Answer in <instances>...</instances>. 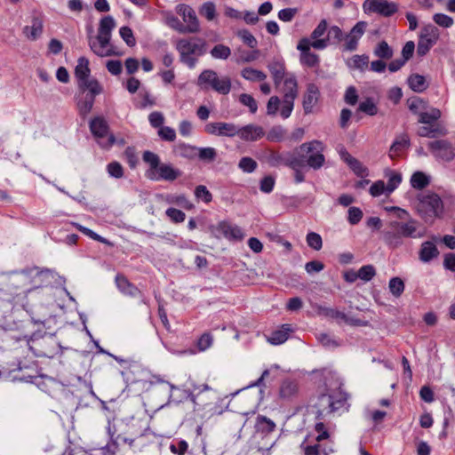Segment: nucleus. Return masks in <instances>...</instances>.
I'll return each mask as SVG.
<instances>
[{"label": "nucleus", "mask_w": 455, "mask_h": 455, "mask_svg": "<svg viewBox=\"0 0 455 455\" xmlns=\"http://www.w3.org/2000/svg\"><path fill=\"white\" fill-rule=\"evenodd\" d=\"M211 56L216 60H227L231 55V49L222 44H216L210 52Z\"/></svg>", "instance_id": "a18cd8bd"}, {"label": "nucleus", "mask_w": 455, "mask_h": 455, "mask_svg": "<svg viewBox=\"0 0 455 455\" xmlns=\"http://www.w3.org/2000/svg\"><path fill=\"white\" fill-rule=\"evenodd\" d=\"M267 161L273 167L285 165L290 168H295L298 165H305L304 156H299L298 149L293 152L284 153L271 151L267 157Z\"/></svg>", "instance_id": "0eeeda50"}, {"label": "nucleus", "mask_w": 455, "mask_h": 455, "mask_svg": "<svg viewBox=\"0 0 455 455\" xmlns=\"http://www.w3.org/2000/svg\"><path fill=\"white\" fill-rule=\"evenodd\" d=\"M107 172L110 177L120 179L124 176V168L120 163L114 161L107 165Z\"/></svg>", "instance_id": "13d9d810"}, {"label": "nucleus", "mask_w": 455, "mask_h": 455, "mask_svg": "<svg viewBox=\"0 0 455 455\" xmlns=\"http://www.w3.org/2000/svg\"><path fill=\"white\" fill-rule=\"evenodd\" d=\"M442 112L439 108H431L429 111L419 112L418 122L427 125H443L437 121L441 118Z\"/></svg>", "instance_id": "393cba45"}, {"label": "nucleus", "mask_w": 455, "mask_h": 455, "mask_svg": "<svg viewBox=\"0 0 455 455\" xmlns=\"http://www.w3.org/2000/svg\"><path fill=\"white\" fill-rule=\"evenodd\" d=\"M180 172L171 164H161L156 170L148 171L147 177L152 180L173 181L180 176Z\"/></svg>", "instance_id": "4468645a"}, {"label": "nucleus", "mask_w": 455, "mask_h": 455, "mask_svg": "<svg viewBox=\"0 0 455 455\" xmlns=\"http://www.w3.org/2000/svg\"><path fill=\"white\" fill-rule=\"evenodd\" d=\"M196 84L202 90L211 89L222 95L228 94L232 87L231 79L228 76H219L212 69H204L198 76Z\"/></svg>", "instance_id": "20e7f679"}, {"label": "nucleus", "mask_w": 455, "mask_h": 455, "mask_svg": "<svg viewBox=\"0 0 455 455\" xmlns=\"http://www.w3.org/2000/svg\"><path fill=\"white\" fill-rule=\"evenodd\" d=\"M339 155L355 175L362 178L368 175L367 168L359 160L352 156L344 147L339 149Z\"/></svg>", "instance_id": "6ab92c4d"}, {"label": "nucleus", "mask_w": 455, "mask_h": 455, "mask_svg": "<svg viewBox=\"0 0 455 455\" xmlns=\"http://www.w3.org/2000/svg\"><path fill=\"white\" fill-rule=\"evenodd\" d=\"M324 39H328V44H330L331 39H333L335 44L340 43L344 39L343 31L336 25L331 26L329 28L327 37Z\"/></svg>", "instance_id": "680f3d73"}, {"label": "nucleus", "mask_w": 455, "mask_h": 455, "mask_svg": "<svg viewBox=\"0 0 455 455\" xmlns=\"http://www.w3.org/2000/svg\"><path fill=\"white\" fill-rule=\"evenodd\" d=\"M404 282L400 277H392L388 282V289L391 294L399 298L404 291Z\"/></svg>", "instance_id": "79ce46f5"}, {"label": "nucleus", "mask_w": 455, "mask_h": 455, "mask_svg": "<svg viewBox=\"0 0 455 455\" xmlns=\"http://www.w3.org/2000/svg\"><path fill=\"white\" fill-rule=\"evenodd\" d=\"M294 100H295L291 97H283L280 110V115L283 119L288 118L291 115L294 107Z\"/></svg>", "instance_id": "052dcab7"}, {"label": "nucleus", "mask_w": 455, "mask_h": 455, "mask_svg": "<svg viewBox=\"0 0 455 455\" xmlns=\"http://www.w3.org/2000/svg\"><path fill=\"white\" fill-rule=\"evenodd\" d=\"M332 449H326L323 445H321L319 443L315 445H309L307 446L305 449V454L306 455H328L329 453L332 452Z\"/></svg>", "instance_id": "e2e57ef3"}, {"label": "nucleus", "mask_w": 455, "mask_h": 455, "mask_svg": "<svg viewBox=\"0 0 455 455\" xmlns=\"http://www.w3.org/2000/svg\"><path fill=\"white\" fill-rule=\"evenodd\" d=\"M175 48L180 54V61L193 69L198 59L206 52V42L198 37L182 38L177 41Z\"/></svg>", "instance_id": "f03ea898"}, {"label": "nucleus", "mask_w": 455, "mask_h": 455, "mask_svg": "<svg viewBox=\"0 0 455 455\" xmlns=\"http://www.w3.org/2000/svg\"><path fill=\"white\" fill-rule=\"evenodd\" d=\"M291 331L292 329L290 324H283L281 329L274 331L267 337V341L272 345H281L288 339Z\"/></svg>", "instance_id": "bb28decb"}, {"label": "nucleus", "mask_w": 455, "mask_h": 455, "mask_svg": "<svg viewBox=\"0 0 455 455\" xmlns=\"http://www.w3.org/2000/svg\"><path fill=\"white\" fill-rule=\"evenodd\" d=\"M196 156L201 161L213 162L217 157V150L214 148H197Z\"/></svg>", "instance_id": "49530a36"}, {"label": "nucleus", "mask_w": 455, "mask_h": 455, "mask_svg": "<svg viewBox=\"0 0 455 455\" xmlns=\"http://www.w3.org/2000/svg\"><path fill=\"white\" fill-rule=\"evenodd\" d=\"M127 434L130 435L131 437H124L123 440L124 443H129L130 446L133 444L136 438L144 436L149 430L148 422L144 419H130L127 423Z\"/></svg>", "instance_id": "f8f14e48"}, {"label": "nucleus", "mask_w": 455, "mask_h": 455, "mask_svg": "<svg viewBox=\"0 0 455 455\" xmlns=\"http://www.w3.org/2000/svg\"><path fill=\"white\" fill-rule=\"evenodd\" d=\"M239 101L243 106L248 107L251 113L255 114L257 112L258 104H257L255 99L251 95L247 94V93H243L239 97Z\"/></svg>", "instance_id": "0e129e2a"}, {"label": "nucleus", "mask_w": 455, "mask_h": 455, "mask_svg": "<svg viewBox=\"0 0 455 455\" xmlns=\"http://www.w3.org/2000/svg\"><path fill=\"white\" fill-rule=\"evenodd\" d=\"M90 130L101 148H108L115 143V136L108 132V125L104 118L92 119L90 123Z\"/></svg>", "instance_id": "6e6552de"}, {"label": "nucleus", "mask_w": 455, "mask_h": 455, "mask_svg": "<svg viewBox=\"0 0 455 455\" xmlns=\"http://www.w3.org/2000/svg\"><path fill=\"white\" fill-rule=\"evenodd\" d=\"M286 130L282 126L272 127L267 134V140L271 142H280L285 139Z\"/></svg>", "instance_id": "09e8293b"}, {"label": "nucleus", "mask_w": 455, "mask_h": 455, "mask_svg": "<svg viewBox=\"0 0 455 455\" xmlns=\"http://www.w3.org/2000/svg\"><path fill=\"white\" fill-rule=\"evenodd\" d=\"M420 38L435 44L439 38L437 28L432 24L426 25L421 30Z\"/></svg>", "instance_id": "c03bdc74"}, {"label": "nucleus", "mask_w": 455, "mask_h": 455, "mask_svg": "<svg viewBox=\"0 0 455 455\" xmlns=\"http://www.w3.org/2000/svg\"><path fill=\"white\" fill-rule=\"evenodd\" d=\"M142 158L143 161L149 165L150 168L148 171L156 170L157 167L161 164L160 157L154 152L145 151L143 153Z\"/></svg>", "instance_id": "5fc2aeb1"}, {"label": "nucleus", "mask_w": 455, "mask_h": 455, "mask_svg": "<svg viewBox=\"0 0 455 455\" xmlns=\"http://www.w3.org/2000/svg\"><path fill=\"white\" fill-rule=\"evenodd\" d=\"M216 230L228 240L241 241L244 237L243 229L239 226L229 221H220L216 226Z\"/></svg>", "instance_id": "f3484780"}, {"label": "nucleus", "mask_w": 455, "mask_h": 455, "mask_svg": "<svg viewBox=\"0 0 455 455\" xmlns=\"http://www.w3.org/2000/svg\"><path fill=\"white\" fill-rule=\"evenodd\" d=\"M410 88L416 92H422L427 88V83L423 76L414 74L408 78Z\"/></svg>", "instance_id": "c9c22d12"}, {"label": "nucleus", "mask_w": 455, "mask_h": 455, "mask_svg": "<svg viewBox=\"0 0 455 455\" xmlns=\"http://www.w3.org/2000/svg\"><path fill=\"white\" fill-rule=\"evenodd\" d=\"M258 166L257 162L249 156L242 157L239 161L238 167L244 172H253Z\"/></svg>", "instance_id": "864d4df0"}, {"label": "nucleus", "mask_w": 455, "mask_h": 455, "mask_svg": "<svg viewBox=\"0 0 455 455\" xmlns=\"http://www.w3.org/2000/svg\"><path fill=\"white\" fill-rule=\"evenodd\" d=\"M358 110L369 116H375L378 113V107L372 99L368 98L359 104Z\"/></svg>", "instance_id": "603ef678"}, {"label": "nucleus", "mask_w": 455, "mask_h": 455, "mask_svg": "<svg viewBox=\"0 0 455 455\" xmlns=\"http://www.w3.org/2000/svg\"><path fill=\"white\" fill-rule=\"evenodd\" d=\"M237 36L249 47L256 48L258 42L254 36L247 29H241L237 32Z\"/></svg>", "instance_id": "6e6d98bb"}, {"label": "nucleus", "mask_w": 455, "mask_h": 455, "mask_svg": "<svg viewBox=\"0 0 455 455\" xmlns=\"http://www.w3.org/2000/svg\"><path fill=\"white\" fill-rule=\"evenodd\" d=\"M427 147L432 155L439 161L451 162L455 157V148L452 143L447 140L430 141Z\"/></svg>", "instance_id": "9d476101"}, {"label": "nucleus", "mask_w": 455, "mask_h": 455, "mask_svg": "<svg viewBox=\"0 0 455 455\" xmlns=\"http://www.w3.org/2000/svg\"><path fill=\"white\" fill-rule=\"evenodd\" d=\"M383 239L391 248H397L403 244L402 235L397 229L390 226V223L387 229L383 232Z\"/></svg>", "instance_id": "c756f323"}, {"label": "nucleus", "mask_w": 455, "mask_h": 455, "mask_svg": "<svg viewBox=\"0 0 455 455\" xmlns=\"http://www.w3.org/2000/svg\"><path fill=\"white\" fill-rule=\"evenodd\" d=\"M316 310L318 315L336 319L339 323H341L342 318H345V313L340 312L335 308L317 306Z\"/></svg>", "instance_id": "a19ab883"}, {"label": "nucleus", "mask_w": 455, "mask_h": 455, "mask_svg": "<svg viewBox=\"0 0 455 455\" xmlns=\"http://www.w3.org/2000/svg\"><path fill=\"white\" fill-rule=\"evenodd\" d=\"M386 176L387 177V194H391L402 182V175L396 172L388 171Z\"/></svg>", "instance_id": "ea45409f"}, {"label": "nucleus", "mask_w": 455, "mask_h": 455, "mask_svg": "<svg viewBox=\"0 0 455 455\" xmlns=\"http://www.w3.org/2000/svg\"><path fill=\"white\" fill-rule=\"evenodd\" d=\"M306 240L307 245L315 251H319L323 247L322 237L315 232H309L307 235Z\"/></svg>", "instance_id": "4d7b16f0"}, {"label": "nucleus", "mask_w": 455, "mask_h": 455, "mask_svg": "<svg viewBox=\"0 0 455 455\" xmlns=\"http://www.w3.org/2000/svg\"><path fill=\"white\" fill-rule=\"evenodd\" d=\"M280 92L283 94L284 98L291 97L295 100L298 96V82L293 74H287L283 80V86L280 87Z\"/></svg>", "instance_id": "4be33fe9"}, {"label": "nucleus", "mask_w": 455, "mask_h": 455, "mask_svg": "<svg viewBox=\"0 0 455 455\" xmlns=\"http://www.w3.org/2000/svg\"><path fill=\"white\" fill-rule=\"evenodd\" d=\"M167 217L174 223H181L185 220L186 214L176 208H168L165 212Z\"/></svg>", "instance_id": "774afa93"}, {"label": "nucleus", "mask_w": 455, "mask_h": 455, "mask_svg": "<svg viewBox=\"0 0 455 455\" xmlns=\"http://www.w3.org/2000/svg\"><path fill=\"white\" fill-rule=\"evenodd\" d=\"M324 145L322 141L314 140L309 142L301 144L297 148L299 156H303L305 159V166H308L314 170H319L325 163V157L323 154Z\"/></svg>", "instance_id": "423d86ee"}, {"label": "nucleus", "mask_w": 455, "mask_h": 455, "mask_svg": "<svg viewBox=\"0 0 455 455\" xmlns=\"http://www.w3.org/2000/svg\"><path fill=\"white\" fill-rule=\"evenodd\" d=\"M204 130L207 133L215 136L234 137L238 132V127L235 124L224 122L209 123Z\"/></svg>", "instance_id": "2eb2a0df"}, {"label": "nucleus", "mask_w": 455, "mask_h": 455, "mask_svg": "<svg viewBox=\"0 0 455 455\" xmlns=\"http://www.w3.org/2000/svg\"><path fill=\"white\" fill-rule=\"evenodd\" d=\"M176 154L185 158H194L196 156L197 148L185 143H180L175 146Z\"/></svg>", "instance_id": "37998d69"}, {"label": "nucleus", "mask_w": 455, "mask_h": 455, "mask_svg": "<svg viewBox=\"0 0 455 455\" xmlns=\"http://www.w3.org/2000/svg\"><path fill=\"white\" fill-rule=\"evenodd\" d=\"M376 275L375 267L372 265H364L361 267L357 271V276L359 279L369 282L371 281Z\"/></svg>", "instance_id": "3c124183"}, {"label": "nucleus", "mask_w": 455, "mask_h": 455, "mask_svg": "<svg viewBox=\"0 0 455 455\" xmlns=\"http://www.w3.org/2000/svg\"><path fill=\"white\" fill-rule=\"evenodd\" d=\"M89 60L85 57H81L77 60V65L75 68V76L77 79V84L88 79L90 76Z\"/></svg>", "instance_id": "2f4dec72"}, {"label": "nucleus", "mask_w": 455, "mask_h": 455, "mask_svg": "<svg viewBox=\"0 0 455 455\" xmlns=\"http://www.w3.org/2000/svg\"><path fill=\"white\" fill-rule=\"evenodd\" d=\"M417 212L425 222H434L442 219L444 214V204L442 198L435 192L427 191L418 196Z\"/></svg>", "instance_id": "7ed1b4c3"}, {"label": "nucleus", "mask_w": 455, "mask_h": 455, "mask_svg": "<svg viewBox=\"0 0 455 455\" xmlns=\"http://www.w3.org/2000/svg\"><path fill=\"white\" fill-rule=\"evenodd\" d=\"M363 213L359 207H349L347 211V221L351 225H357L363 219Z\"/></svg>", "instance_id": "bf43d9fd"}, {"label": "nucleus", "mask_w": 455, "mask_h": 455, "mask_svg": "<svg viewBox=\"0 0 455 455\" xmlns=\"http://www.w3.org/2000/svg\"><path fill=\"white\" fill-rule=\"evenodd\" d=\"M241 76L251 82L264 81L267 78V75L264 72L249 67L242 69Z\"/></svg>", "instance_id": "4c0bfd02"}, {"label": "nucleus", "mask_w": 455, "mask_h": 455, "mask_svg": "<svg viewBox=\"0 0 455 455\" xmlns=\"http://www.w3.org/2000/svg\"><path fill=\"white\" fill-rule=\"evenodd\" d=\"M157 134L164 141L172 142L176 139L175 130L169 126H163L158 129Z\"/></svg>", "instance_id": "338daca9"}, {"label": "nucleus", "mask_w": 455, "mask_h": 455, "mask_svg": "<svg viewBox=\"0 0 455 455\" xmlns=\"http://www.w3.org/2000/svg\"><path fill=\"white\" fill-rule=\"evenodd\" d=\"M347 398V394L342 387L341 381L337 378L329 384L326 394H323L322 398Z\"/></svg>", "instance_id": "7c9ffc66"}, {"label": "nucleus", "mask_w": 455, "mask_h": 455, "mask_svg": "<svg viewBox=\"0 0 455 455\" xmlns=\"http://www.w3.org/2000/svg\"><path fill=\"white\" fill-rule=\"evenodd\" d=\"M347 411V405L346 404V400H332V402L330 403L328 408L319 410L317 411V418L323 419L325 416H328L331 413L338 412L339 414H340Z\"/></svg>", "instance_id": "c85d7f7f"}, {"label": "nucleus", "mask_w": 455, "mask_h": 455, "mask_svg": "<svg viewBox=\"0 0 455 455\" xmlns=\"http://www.w3.org/2000/svg\"><path fill=\"white\" fill-rule=\"evenodd\" d=\"M348 68L363 71L369 64V57L367 55H354L347 61Z\"/></svg>", "instance_id": "58836bf2"}, {"label": "nucleus", "mask_w": 455, "mask_h": 455, "mask_svg": "<svg viewBox=\"0 0 455 455\" xmlns=\"http://www.w3.org/2000/svg\"><path fill=\"white\" fill-rule=\"evenodd\" d=\"M363 9L367 14L377 13L383 17H390L398 11V4L388 0H365Z\"/></svg>", "instance_id": "1a4fd4ad"}, {"label": "nucleus", "mask_w": 455, "mask_h": 455, "mask_svg": "<svg viewBox=\"0 0 455 455\" xmlns=\"http://www.w3.org/2000/svg\"><path fill=\"white\" fill-rule=\"evenodd\" d=\"M327 46L328 39L311 41L307 37L301 38L297 44V50L300 52L299 61L301 65L307 68L317 67L320 63V58L316 53L311 52L310 48L323 50Z\"/></svg>", "instance_id": "39448f33"}, {"label": "nucleus", "mask_w": 455, "mask_h": 455, "mask_svg": "<svg viewBox=\"0 0 455 455\" xmlns=\"http://www.w3.org/2000/svg\"><path fill=\"white\" fill-rule=\"evenodd\" d=\"M94 104V98L90 97L87 94L84 100H81L77 103L80 113L84 116L87 115L92 108Z\"/></svg>", "instance_id": "69168bd1"}, {"label": "nucleus", "mask_w": 455, "mask_h": 455, "mask_svg": "<svg viewBox=\"0 0 455 455\" xmlns=\"http://www.w3.org/2000/svg\"><path fill=\"white\" fill-rule=\"evenodd\" d=\"M417 134L419 137L424 138H435V137H443L448 134V130L444 125H427L420 127L418 130Z\"/></svg>", "instance_id": "a878e982"}, {"label": "nucleus", "mask_w": 455, "mask_h": 455, "mask_svg": "<svg viewBox=\"0 0 455 455\" xmlns=\"http://www.w3.org/2000/svg\"><path fill=\"white\" fill-rule=\"evenodd\" d=\"M268 69L273 77L275 85L278 88L281 86L283 80L288 74L285 72V65L283 60H275L269 63Z\"/></svg>", "instance_id": "b1692460"}, {"label": "nucleus", "mask_w": 455, "mask_h": 455, "mask_svg": "<svg viewBox=\"0 0 455 455\" xmlns=\"http://www.w3.org/2000/svg\"><path fill=\"white\" fill-rule=\"evenodd\" d=\"M43 28L42 20L38 17H35L30 26H25L23 28V33L28 39L34 41L40 37L43 33Z\"/></svg>", "instance_id": "cd10ccee"}, {"label": "nucleus", "mask_w": 455, "mask_h": 455, "mask_svg": "<svg viewBox=\"0 0 455 455\" xmlns=\"http://www.w3.org/2000/svg\"><path fill=\"white\" fill-rule=\"evenodd\" d=\"M374 55L385 60H389L393 56V50L386 41H381L374 49Z\"/></svg>", "instance_id": "de8ad7c7"}, {"label": "nucleus", "mask_w": 455, "mask_h": 455, "mask_svg": "<svg viewBox=\"0 0 455 455\" xmlns=\"http://www.w3.org/2000/svg\"><path fill=\"white\" fill-rule=\"evenodd\" d=\"M116 284L118 290L123 294L132 298H140L141 299V302L146 303L142 292L133 283H132L124 275H116Z\"/></svg>", "instance_id": "a211bd4d"}, {"label": "nucleus", "mask_w": 455, "mask_h": 455, "mask_svg": "<svg viewBox=\"0 0 455 455\" xmlns=\"http://www.w3.org/2000/svg\"><path fill=\"white\" fill-rule=\"evenodd\" d=\"M390 226L397 229L402 237L420 238L426 235V229L419 228V223L413 219L407 222L391 221Z\"/></svg>", "instance_id": "9b49d317"}, {"label": "nucleus", "mask_w": 455, "mask_h": 455, "mask_svg": "<svg viewBox=\"0 0 455 455\" xmlns=\"http://www.w3.org/2000/svg\"><path fill=\"white\" fill-rule=\"evenodd\" d=\"M439 255V251L434 242L426 241L421 243L419 258V260L423 263H428L434 259L437 258Z\"/></svg>", "instance_id": "5701e85b"}, {"label": "nucleus", "mask_w": 455, "mask_h": 455, "mask_svg": "<svg viewBox=\"0 0 455 455\" xmlns=\"http://www.w3.org/2000/svg\"><path fill=\"white\" fill-rule=\"evenodd\" d=\"M177 12L182 17L183 21L187 23L186 29L188 33H196L199 31V21L195 11L187 4H179Z\"/></svg>", "instance_id": "dca6fc26"}, {"label": "nucleus", "mask_w": 455, "mask_h": 455, "mask_svg": "<svg viewBox=\"0 0 455 455\" xmlns=\"http://www.w3.org/2000/svg\"><path fill=\"white\" fill-rule=\"evenodd\" d=\"M320 97V91L315 84H309L303 98V108L306 114L313 111Z\"/></svg>", "instance_id": "412c9836"}, {"label": "nucleus", "mask_w": 455, "mask_h": 455, "mask_svg": "<svg viewBox=\"0 0 455 455\" xmlns=\"http://www.w3.org/2000/svg\"><path fill=\"white\" fill-rule=\"evenodd\" d=\"M236 135L243 140L255 141L262 138L265 135V132L261 126L248 124L238 128Z\"/></svg>", "instance_id": "aec40b11"}, {"label": "nucleus", "mask_w": 455, "mask_h": 455, "mask_svg": "<svg viewBox=\"0 0 455 455\" xmlns=\"http://www.w3.org/2000/svg\"><path fill=\"white\" fill-rule=\"evenodd\" d=\"M115 27L116 22L113 17L105 16L100 21L97 36H89V46L96 55L108 57L116 54L110 44L111 32Z\"/></svg>", "instance_id": "f257e3e1"}, {"label": "nucleus", "mask_w": 455, "mask_h": 455, "mask_svg": "<svg viewBox=\"0 0 455 455\" xmlns=\"http://www.w3.org/2000/svg\"><path fill=\"white\" fill-rule=\"evenodd\" d=\"M410 146V139L408 135L402 134L398 136L393 144L390 147L389 156L393 158L396 156H399L400 153L404 149L409 148Z\"/></svg>", "instance_id": "473e14b6"}, {"label": "nucleus", "mask_w": 455, "mask_h": 455, "mask_svg": "<svg viewBox=\"0 0 455 455\" xmlns=\"http://www.w3.org/2000/svg\"><path fill=\"white\" fill-rule=\"evenodd\" d=\"M255 427L258 432L270 434L275 430V424L265 416H258Z\"/></svg>", "instance_id": "e433bc0d"}, {"label": "nucleus", "mask_w": 455, "mask_h": 455, "mask_svg": "<svg viewBox=\"0 0 455 455\" xmlns=\"http://www.w3.org/2000/svg\"><path fill=\"white\" fill-rule=\"evenodd\" d=\"M367 23L365 21H358L347 33L344 36L343 51L353 52L357 49L358 42L365 33Z\"/></svg>", "instance_id": "ddd939ff"}, {"label": "nucleus", "mask_w": 455, "mask_h": 455, "mask_svg": "<svg viewBox=\"0 0 455 455\" xmlns=\"http://www.w3.org/2000/svg\"><path fill=\"white\" fill-rule=\"evenodd\" d=\"M200 14L209 21L213 20L216 17L215 4L211 1L204 3L200 9Z\"/></svg>", "instance_id": "8fccbe9b"}, {"label": "nucleus", "mask_w": 455, "mask_h": 455, "mask_svg": "<svg viewBox=\"0 0 455 455\" xmlns=\"http://www.w3.org/2000/svg\"><path fill=\"white\" fill-rule=\"evenodd\" d=\"M411 185L415 189H424L430 183V178L422 172H416L411 177Z\"/></svg>", "instance_id": "f704fd0d"}, {"label": "nucleus", "mask_w": 455, "mask_h": 455, "mask_svg": "<svg viewBox=\"0 0 455 455\" xmlns=\"http://www.w3.org/2000/svg\"><path fill=\"white\" fill-rule=\"evenodd\" d=\"M78 87L83 90H88L90 97L95 98L96 95H99L102 92V88L100 84L95 79H85L78 84Z\"/></svg>", "instance_id": "72a5a7b5"}]
</instances>
